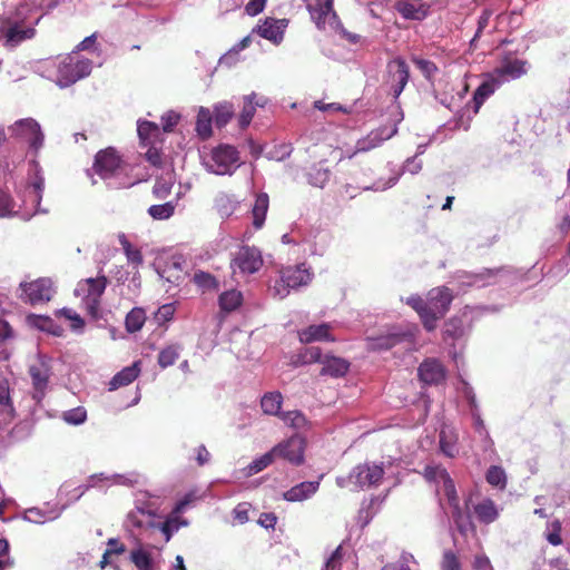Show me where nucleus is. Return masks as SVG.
Wrapping results in <instances>:
<instances>
[{
  "label": "nucleus",
  "instance_id": "obj_1",
  "mask_svg": "<svg viewBox=\"0 0 570 570\" xmlns=\"http://www.w3.org/2000/svg\"><path fill=\"white\" fill-rule=\"evenodd\" d=\"M4 16L0 19V31L6 38V46L14 48L21 42L32 39L35 27L40 17L35 18L38 9L37 0H3Z\"/></svg>",
  "mask_w": 570,
  "mask_h": 570
},
{
  "label": "nucleus",
  "instance_id": "obj_2",
  "mask_svg": "<svg viewBox=\"0 0 570 570\" xmlns=\"http://www.w3.org/2000/svg\"><path fill=\"white\" fill-rule=\"evenodd\" d=\"M424 476L428 481L441 484V489L451 508V518L458 531L466 535L473 531V524L470 514L460 507L459 497L454 482L448 471L440 466H426Z\"/></svg>",
  "mask_w": 570,
  "mask_h": 570
},
{
  "label": "nucleus",
  "instance_id": "obj_3",
  "mask_svg": "<svg viewBox=\"0 0 570 570\" xmlns=\"http://www.w3.org/2000/svg\"><path fill=\"white\" fill-rule=\"evenodd\" d=\"M107 284V277L99 275L80 281L75 289V295L81 297L87 313L97 322L101 320L107 322L105 313L100 308V298L105 293Z\"/></svg>",
  "mask_w": 570,
  "mask_h": 570
},
{
  "label": "nucleus",
  "instance_id": "obj_4",
  "mask_svg": "<svg viewBox=\"0 0 570 570\" xmlns=\"http://www.w3.org/2000/svg\"><path fill=\"white\" fill-rule=\"evenodd\" d=\"M200 157L205 169L210 174L219 176H232L240 165L238 150L234 146L226 144L218 145Z\"/></svg>",
  "mask_w": 570,
  "mask_h": 570
},
{
  "label": "nucleus",
  "instance_id": "obj_5",
  "mask_svg": "<svg viewBox=\"0 0 570 570\" xmlns=\"http://www.w3.org/2000/svg\"><path fill=\"white\" fill-rule=\"evenodd\" d=\"M92 60L80 56L77 51L67 55L57 68V85L67 88L88 77L92 71Z\"/></svg>",
  "mask_w": 570,
  "mask_h": 570
},
{
  "label": "nucleus",
  "instance_id": "obj_6",
  "mask_svg": "<svg viewBox=\"0 0 570 570\" xmlns=\"http://www.w3.org/2000/svg\"><path fill=\"white\" fill-rule=\"evenodd\" d=\"M313 273L305 263L294 266H286L281 271V279L276 282L271 292L274 296L284 298L288 295L289 289H297L306 286L312 282Z\"/></svg>",
  "mask_w": 570,
  "mask_h": 570
},
{
  "label": "nucleus",
  "instance_id": "obj_7",
  "mask_svg": "<svg viewBox=\"0 0 570 570\" xmlns=\"http://www.w3.org/2000/svg\"><path fill=\"white\" fill-rule=\"evenodd\" d=\"M417 333V325H399L391 328L385 335L370 337L367 340V347L373 352H382L391 350L400 343L413 344Z\"/></svg>",
  "mask_w": 570,
  "mask_h": 570
},
{
  "label": "nucleus",
  "instance_id": "obj_8",
  "mask_svg": "<svg viewBox=\"0 0 570 570\" xmlns=\"http://www.w3.org/2000/svg\"><path fill=\"white\" fill-rule=\"evenodd\" d=\"M8 132L10 137L26 141L29 150L35 155L43 147L45 134L40 124L33 118H22L14 121L8 127Z\"/></svg>",
  "mask_w": 570,
  "mask_h": 570
},
{
  "label": "nucleus",
  "instance_id": "obj_9",
  "mask_svg": "<svg viewBox=\"0 0 570 570\" xmlns=\"http://www.w3.org/2000/svg\"><path fill=\"white\" fill-rule=\"evenodd\" d=\"M29 375L32 384V400L40 404L47 394L49 379L52 375V358L39 353L36 362L29 366Z\"/></svg>",
  "mask_w": 570,
  "mask_h": 570
},
{
  "label": "nucleus",
  "instance_id": "obj_10",
  "mask_svg": "<svg viewBox=\"0 0 570 570\" xmlns=\"http://www.w3.org/2000/svg\"><path fill=\"white\" fill-rule=\"evenodd\" d=\"M306 441L299 434L283 440L272 448L275 460L282 459L292 465L298 466L305 460Z\"/></svg>",
  "mask_w": 570,
  "mask_h": 570
},
{
  "label": "nucleus",
  "instance_id": "obj_11",
  "mask_svg": "<svg viewBox=\"0 0 570 570\" xmlns=\"http://www.w3.org/2000/svg\"><path fill=\"white\" fill-rule=\"evenodd\" d=\"M513 273L512 268L509 267L484 268L479 273L462 272L456 276V281L459 285L464 287L482 288L497 283L501 278L509 277Z\"/></svg>",
  "mask_w": 570,
  "mask_h": 570
},
{
  "label": "nucleus",
  "instance_id": "obj_12",
  "mask_svg": "<svg viewBox=\"0 0 570 570\" xmlns=\"http://www.w3.org/2000/svg\"><path fill=\"white\" fill-rule=\"evenodd\" d=\"M262 266V252L255 246L244 245L239 247L230 262L234 273L238 271L242 275L255 274Z\"/></svg>",
  "mask_w": 570,
  "mask_h": 570
},
{
  "label": "nucleus",
  "instance_id": "obj_13",
  "mask_svg": "<svg viewBox=\"0 0 570 570\" xmlns=\"http://www.w3.org/2000/svg\"><path fill=\"white\" fill-rule=\"evenodd\" d=\"M384 475L383 464L365 462L356 465L350 473L348 480L356 489L376 487Z\"/></svg>",
  "mask_w": 570,
  "mask_h": 570
},
{
  "label": "nucleus",
  "instance_id": "obj_14",
  "mask_svg": "<svg viewBox=\"0 0 570 570\" xmlns=\"http://www.w3.org/2000/svg\"><path fill=\"white\" fill-rule=\"evenodd\" d=\"M386 71V83L390 86V91L396 100L410 80V68L403 58L396 57L389 61Z\"/></svg>",
  "mask_w": 570,
  "mask_h": 570
},
{
  "label": "nucleus",
  "instance_id": "obj_15",
  "mask_svg": "<svg viewBox=\"0 0 570 570\" xmlns=\"http://www.w3.org/2000/svg\"><path fill=\"white\" fill-rule=\"evenodd\" d=\"M120 165L121 160L116 150L109 147L96 154L92 170L101 179L109 180L119 175Z\"/></svg>",
  "mask_w": 570,
  "mask_h": 570
},
{
  "label": "nucleus",
  "instance_id": "obj_16",
  "mask_svg": "<svg viewBox=\"0 0 570 570\" xmlns=\"http://www.w3.org/2000/svg\"><path fill=\"white\" fill-rule=\"evenodd\" d=\"M20 288L23 299L32 305L49 302L53 294L52 282L47 277L30 283H21Z\"/></svg>",
  "mask_w": 570,
  "mask_h": 570
},
{
  "label": "nucleus",
  "instance_id": "obj_17",
  "mask_svg": "<svg viewBox=\"0 0 570 570\" xmlns=\"http://www.w3.org/2000/svg\"><path fill=\"white\" fill-rule=\"evenodd\" d=\"M428 311L433 316V330L436 326V321L444 316L452 303V294L448 287H438L429 292L428 295Z\"/></svg>",
  "mask_w": 570,
  "mask_h": 570
},
{
  "label": "nucleus",
  "instance_id": "obj_18",
  "mask_svg": "<svg viewBox=\"0 0 570 570\" xmlns=\"http://www.w3.org/2000/svg\"><path fill=\"white\" fill-rule=\"evenodd\" d=\"M528 72V62L519 58H504L492 76L500 85L519 79Z\"/></svg>",
  "mask_w": 570,
  "mask_h": 570
},
{
  "label": "nucleus",
  "instance_id": "obj_19",
  "mask_svg": "<svg viewBox=\"0 0 570 570\" xmlns=\"http://www.w3.org/2000/svg\"><path fill=\"white\" fill-rule=\"evenodd\" d=\"M417 376L425 385H439L445 381L446 370L438 358L428 357L419 365Z\"/></svg>",
  "mask_w": 570,
  "mask_h": 570
},
{
  "label": "nucleus",
  "instance_id": "obj_20",
  "mask_svg": "<svg viewBox=\"0 0 570 570\" xmlns=\"http://www.w3.org/2000/svg\"><path fill=\"white\" fill-rule=\"evenodd\" d=\"M67 505L68 503H65L61 507L58 504L46 503L42 507H32L24 510L22 518L24 521L30 523L45 524L57 520Z\"/></svg>",
  "mask_w": 570,
  "mask_h": 570
},
{
  "label": "nucleus",
  "instance_id": "obj_21",
  "mask_svg": "<svg viewBox=\"0 0 570 570\" xmlns=\"http://www.w3.org/2000/svg\"><path fill=\"white\" fill-rule=\"evenodd\" d=\"M288 26L287 19H275L265 18L264 21L258 23L253 32H256L259 37L269 40L274 45H279L284 39L285 30Z\"/></svg>",
  "mask_w": 570,
  "mask_h": 570
},
{
  "label": "nucleus",
  "instance_id": "obj_22",
  "mask_svg": "<svg viewBox=\"0 0 570 570\" xmlns=\"http://www.w3.org/2000/svg\"><path fill=\"white\" fill-rule=\"evenodd\" d=\"M422 169V161L417 160L416 156L409 157L402 168V171L391 176L386 181L379 179L372 186L365 187V190L383 191L397 184L403 173L416 175Z\"/></svg>",
  "mask_w": 570,
  "mask_h": 570
},
{
  "label": "nucleus",
  "instance_id": "obj_23",
  "mask_svg": "<svg viewBox=\"0 0 570 570\" xmlns=\"http://www.w3.org/2000/svg\"><path fill=\"white\" fill-rule=\"evenodd\" d=\"M397 132L396 124L389 127H380L373 131H371L365 138L357 140L356 142V151L365 153L373 148L379 147L383 141L392 138Z\"/></svg>",
  "mask_w": 570,
  "mask_h": 570
},
{
  "label": "nucleus",
  "instance_id": "obj_24",
  "mask_svg": "<svg viewBox=\"0 0 570 570\" xmlns=\"http://www.w3.org/2000/svg\"><path fill=\"white\" fill-rule=\"evenodd\" d=\"M111 479H114V481L119 484L131 483V480L122 474H114ZM107 480H110V476L105 475L104 473L90 475L87 480V483L78 485L72 490L71 501H78L90 488H96L98 487L99 482Z\"/></svg>",
  "mask_w": 570,
  "mask_h": 570
},
{
  "label": "nucleus",
  "instance_id": "obj_25",
  "mask_svg": "<svg viewBox=\"0 0 570 570\" xmlns=\"http://www.w3.org/2000/svg\"><path fill=\"white\" fill-rule=\"evenodd\" d=\"M240 200L226 191H218L214 197V209L220 218H229L238 208Z\"/></svg>",
  "mask_w": 570,
  "mask_h": 570
},
{
  "label": "nucleus",
  "instance_id": "obj_26",
  "mask_svg": "<svg viewBox=\"0 0 570 570\" xmlns=\"http://www.w3.org/2000/svg\"><path fill=\"white\" fill-rule=\"evenodd\" d=\"M331 328L332 326L328 323L309 325L298 332V337L299 341L305 344L317 341L333 342L334 337L331 334Z\"/></svg>",
  "mask_w": 570,
  "mask_h": 570
},
{
  "label": "nucleus",
  "instance_id": "obj_27",
  "mask_svg": "<svg viewBox=\"0 0 570 570\" xmlns=\"http://www.w3.org/2000/svg\"><path fill=\"white\" fill-rule=\"evenodd\" d=\"M500 86L501 85L498 82V80L493 76H491V78L481 82V85L473 92L472 100H471L474 115H476L479 112V110H480L481 106L484 104V101L490 96H492Z\"/></svg>",
  "mask_w": 570,
  "mask_h": 570
},
{
  "label": "nucleus",
  "instance_id": "obj_28",
  "mask_svg": "<svg viewBox=\"0 0 570 570\" xmlns=\"http://www.w3.org/2000/svg\"><path fill=\"white\" fill-rule=\"evenodd\" d=\"M318 487V481H304L284 492L283 498L289 502L304 501L315 494Z\"/></svg>",
  "mask_w": 570,
  "mask_h": 570
},
{
  "label": "nucleus",
  "instance_id": "obj_29",
  "mask_svg": "<svg viewBox=\"0 0 570 570\" xmlns=\"http://www.w3.org/2000/svg\"><path fill=\"white\" fill-rule=\"evenodd\" d=\"M29 188H30L29 194H30L31 200H32V203L36 204V207H37L36 212L45 213V214L48 213L47 209L40 208L42 194H43V189H45V178L41 174V168L39 167V165L37 163H33V176L31 177Z\"/></svg>",
  "mask_w": 570,
  "mask_h": 570
},
{
  "label": "nucleus",
  "instance_id": "obj_30",
  "mask_svg": "<svg viewBox=\"0 0 570 570\" xmlns=\"http://www.w3.org/2000/svg\"><path fill=\"white\" fill-rule=\"evenodd\" d=\"M397 12L409 20H423L429 13V7L423 3H414L406 0H400L395 4Z\"/></svg>",
  "mask_w": 570,
  "mask_h": 570
},
{
  "label": "nucleus",
  "instance_id": "obj_31",
  "mask_svg": "<svg viewBox=\"0 0 570 570\" xmlns=\"http://www.w3.org/2000/svg\"><path fill=\"white\" fill-rule=\"evenodd\" d=\"M348 368L350 363L345 358L326 354L323 361L321 375L342 377L347 373Z\"/></svg>",
  "mask_w": 570,
  "mask_h": 570
},
{
  "label": "nucleus",
  "instance_id": "obj_32",
  "mask_svg": "<svg viewBox=\"0 0 570 570\" xmlns=\"http://www.w3.org/2000/svg\"><path fill=\"white\" fill-rule=\"evenodd\" d=\"M139 364L140 361L134 362L130 366L124 367L120 372L114 375L109 382V391H115L134 382L140 373Z\"/></svg>",
  "mask_w": 570,
  "mask_h": 570
},
{
  "label": "nucleus",
  "instance_id": "obj_33",
  "mask_svg": "<svg viewBox=\"0 0 570 570\" xmlns=\"http://www.w3.org/2000/svg\"><path fill=\"white\" fill-rule=\"evenodd\" d=\"M474 512L481 523L490 524L500 515V509L493 500L484 499L474 505Z\"/></svg>",
  "mask_w": 570,
  "mask_h": 570
},
{
  "label": "nucleus",
  "instance_id": "obj_34",
  "mask_svg": "<svg viewBox=\"0 0 570 570\" xmlns=\"http://www.w3.org/2000/svg\"><path fill=\"white\" fill-rule=\"evenodd\" d=\"M283 395L278 391H272L266 392L261 397V407L264 414L266 415H273V416H281L283 413L281 411L282 404H283Z\"/></svg>",
  "mask_w": 570,
  "mask_h": 570
},
{
  "label": "nucleus",
  "instance_id": "obj_35",
  "mask_svg": "<svg viewBox=\"0 0 570 570\" xmlns=\"http://www.w3.org/2000/svg\"><path fill=\"white\" fill-rule=\"evenodd\" d=\"M184 259L181 256H173L165 262L164 267L159 266L157 273L161 278L174 283L179 279V273L183 272Z\"/></svg>",
  "mask_w": 570,
  "mask_h": 570
},
{
  "label": "nucleus",
  "instance_id": "obj_36",
  "mask_svg": "<svg viewBox=\"0 0 570 570\" xmlns=\"http://www.w3.org/2000/svg\"><path fill=\"white\" fill-rule=\"evenodd\" d=\"M268 207H269L268 195L266 193L257 194L254 206L252 208L253 225L256 229H259L263 227L265 219H266Z\"/></svg>",
  "mask_w": 570,
  "mask_h": 570
},
{
  "label": "nucleus",
  "instance_id": "obj_37",
  "mask_svg": "<svg viewBox=\"0 0 570 570\" xmlns=\"http://www.w3.org/2000/svg\"><path fill=\"white\" fill-rule=\"evenodd\" d=\"M29 324L42 332L52 334L53 336L62 335V327L58 325L51 317L42 315H30L28 317Z\"/></svg>",
  "mask_w": 570,
  "mask_h": 570
},
{
  "label": "nucleus",
  "instance_id": "obj_38",
  "mask_svg": "<svg viewBox=\"0 0 570 570\" xmlns=\"http://www.w3.org/2000/svg\"><path fill=\"white\" fill-rule=\"evenodd\" d=\"M406 303L417 312L424 327L428 331H433V316L429 314L428 302L419 295H412Z\"/></svg>",
  "mask_w": 570,
  "mask_h": 570
},
{
  "label": "nucleus",
  "instance_id": "obj_39",
  "mask_svg": "<svg viewBox=\"0 0 570 570\" xmlns=\"http://www.w3.org/2000/svg\"><path fill=\"white\" fill-rule=\"evenodd\" d=\"M243 303V294L237 289L223 292L218 297V305L223 312L230 313L236 311Z\"/></svg>",
  "mask_w": 570,
  "mask_h": 570
},
{
  "label": "nucleus",
  "instance_id": "obj_40",
  "mask_svg": "<svg viewBox=\"0 0 570 570\" xmlns=\"http://www.w3.org/2000/svg\"><path fill=\"white\" fill-rule=\"evenodd\" d=\"M256 98V94L255 92H252L250 95H247L244 97V106H243V109H242V112L239 115V119H238V122H239V127L240 128H246L254 115H255V106H264V101H256L254 104V99Z\"/></svg>",
  "mask_w": 570,
  "mask_h": 570
},
{
  "label": "nucleus",
  "instance_id": "obj_41",
  "mask_svg": "<svg viewBox=\"0 0 570 570\" xmlns=\"http://www.w3.org/2000/svg\"><path fill=\"white\" fill-rule=\"evenodd\" d=\"M129 560L135 564L137 570H154V560L147 550L141 546L132 549L129 554Z\"/></svg>",
  "mask_w": 570,
  "mask_h": 570
},
{
  "label": "nucleus",
  "instance_id": "obj_42",
  "mask_svg": "<svg viewBox=\"0 0 570 570\" xmlns=\"http://www.w3.org/2000/svg\"><path fill=\"white\" fill-rule=\"evenodd\" d=\"M212 122H213V116L209 109L205 107H200L197 120H196V131L197 135L202 139H207L212 136L213 129H212Z\"/></svg>",
  "mask_w": 570,
  "mask_h": 570
},
{
  "label": "nucleus",
  "instance_id": "obj_43",
  "mask_svg": "<svg viewBox=\"0 0 570 570\" xmlns=\"http://www.w3.org/2000/svg\"><path fill=\"white\" fill-rule=\"evenodd\" d=\"M331 171L322 164L313 165L306 176L309 185L318 188H323L330 180Z\"/></svg>",
  "mask_w": 570,
  "mask_h": 570
},
{
  "label": "nucleus",
  "instance_id": "obj_44",
  "mask_svg": "<svg viewBox=\"0 0 570 570\" xmlns=\"http://www.w3.org/2000/svg\"><path fill=\"white\" fill-rule=\"evenodd\" d=\"M279 419L286 426L296 431L304 430L308 424L306 416L298 410L283 412Z\"/></svg>",
  "mask_w": 570,
  "mask_h": 570
},
{
  "label": "nucleus",
  "instance_id": "obj_45",
  "mask_svg": "<svg viewBox=\"0 0 570 570\" xmlns=\"http://www.w3.org/2000/svg\"><path fill=\"white\" fill-rule=\"evenodd\" d=\"M135 508L140 511L142 517L147 519H154L158 511V504L156 501L150 500L148 493H140L137 495L135 501Z\"/></svg>",
  "mask_w": 570,
  "mask_h": 570
},
{
  "label": "nucleus",
  "instance_id": "obj_46",
  "mask_svg": "<svg viewBox=\"0 0 570 570\" xmlns=\"http://www.w3.org/2000/svg\"><path fill=\"white\" fill-rule=\"evenodd\" d=\"M178 197L179 195L177 196L176 200H169L159 205H151L147 210L148 214L150 215L151 218L156 220H165L170 218L175 213Z\"/></svg>",
  "mask_w": 570,
  "mask_h": 570
},
{
  "label": "nucleus",
  "instance_id": "obj_47",
  "mask_svg": "<svg viewBox=\"0 0 570 570\" xmlns=\"http://www.w3.org/2000/svg\"><path fill=\"white\" fill-rule=\"evenodd\" d=\"M234 116V108L230 102L223 101L214 108V121L218 128L225 127Z\"/></svg>",
  "mask_w": 570,
  "mask_h": 570
},
{
  "label": "nucleus",
  "instance_id": "obj_48",
  "mask_svg": "<svg viewBox=\"0 0 570 570\" xmlns=\"http://www.w3.org/2000/svg\"><path fill=\"white\" fill-rule=\"evenodd\" d=\"M138 137L145 146L151 142V138L157 137L160 132L159 126L147 120H139L137 124Z\"/></svg>",
  "mask_w": 570,
  "mask_h": 570
},
{
  "label": "nucleus",
  "instance_id": "obj_49",
  "mask_svg": "<svg viewBox=\"0 0 570 570\" xmlns=\"http://www.w3.org/2000/svg\"><path fill=\"white\" fill-rule=\"evenodd\" d=\"M466 326L465 322L461 317L450 318L444 326L445 340H459L465 335Z\"/></svg>",
  "mask_w": 570,
  "mask_h": 570
},
{
  "label": "nucleus",
  "instance_id": "obj_50",
  "mask_svg": "<svg viewBox=\"0 0 570 570\" xmlns=\"http://www.w3.org/2000/svg\"><path fill=\"white\" fill-rule=\"evenodd\" d=\"M440 449L448 458H455L459 454L458 438L442 430L440 432Z\"/></svg>",
  "mask_w": 570,
  "mask_h": 570
},
{
  "label": "nucleus",
  "instance_id": "obj_51",
  "mask_svg": "<svg viewBox=\"0 0 570 570\" xmlns=\"http://www.w3.org/2000/svg\"><path fill=\"white\" fill-rule=\"evenodd\" d=\"M146 321L145 312L142 308L135 307L126 316L125 325L129 333H135L141 330Z\"/></svg>",
  "mask_w": 570,
  "mask_h": 570
},
{
  "label": "nucleus",
  "instance_id": "obj_52",
  "mask_svg": "<svg viewBox=\"0 0 570 570\" xmlns=\"http://www.w3.org/2000/svg\"><path fill=\"white\" fill-rule=\"evenodd\" d=\"M181 347L178 344H171L163 348L158 354V364L166 368L173 365L179 357Z\"/></svg>",
  "mask_w": 570,
  "mask_h": 570
},
{
  "label": "nucleus",
  "instance_id": "obj_53",
  "mask_svg": "<svg viewBox=\"0 0 570 570\" xmlns=\"http://www.w3.org/2000/svg\"><path fill=\"white\" fill-rule=\"evenodd\" d=\"M193 282L203 291H217L219 287L216 277L204 271L195 272Z\"/></svg>",
  "mask_w": 570,
  "mask_h": 570
},
{
  "label": "nucleus",
  "instance_id": "obj_54",
  "mask_svg": "<svg viewBox=\"0 0 570 570\" xmlns=\"http://www.w3.org/2000/svg\"><path fill=\"white\" fill-rule=\"evenodd\" d=\"M485 479L489 484L500 490L507 487V475L501 466L491 465L487 471Z\"/></svg>",
  "mask_w": 570,
  "mask_h": 570
},
{
  "label": "nucleus",
  "instance_id": "obj_55",
  "mask_svg": "<svg viewBox=\"0 0 570 570\" xmlns=\"http://www.w3.org/2000/svg\"><path fill=\"white\" fill-rule=\"evenodd\" d=\"M61 419L69 425H81L87 421V410L83 406H77L62 412Z\"/></svg>",
  "mask_w": 570,
  "mask_h": 570
},
{
  "label": "nucleus",
  "instance_id": "obj_56",
  "mask_svg": "<svg viewBox=\"0 0 570 570\" xmlns=\"http://www.w3.org/2000/svg\"><path fill=\"white\" fill-rule=\"evenodd\" d=\"M0 405L4 407L3 414L11 419L14 409L11 402L9 382L3 377H0Z\"/></svg>",
  "mask_w": 570,
  "mask_h": 570
},
{
  "label": "nucleus",
  "instance_id": "obj_57",
  "mask_svg": "<svg viewBox=\"0 0 570 570\" xmlns=\"http://www.w3.org/2000/svg\"><path fill=\"white\" fill-rule=\"evenodd\" d=\"M275 461L274 454L272 452V449L261 455L259 458L255 459L250 464L247 466V474L253 475L256 474L264 469H266L268 465H271Z\"/></svg>",
  "mask_w": 570,
  "mask_h": 570
},
{
  "label": "nucleus",
  "instance_id": "obj_58",
  "mask_svg": "<svg viewBox=\"0 0 570 570\" xmlns=\"http://www.w3.org/2000/svg\"><path fill=\"white\" fill-rule=\"evenodd\" d=\"M411 563L416 564L413 554L402 552L397 561L386 563L381 570H417L411 568Z\"/></svg>",
  "mask_w": 570,
  "mask_h": 570
},
{
  "label": "nucleus",
  "instance_id": "obj_59",
  "mask_svg": "<svg viewBox=\"0 0 570 570\" xmlns=\"http://www.w3.org/2000/svg\"><path fill=\"white\" fill-rule=\"evenodd\" d=\"M126 525L132 527L136 529H140L144 527H155V523L151 519H147V517H142L140 511H138L135 508L127 514Z\"/></svg>",
  "mask_w": 570,
  "mask_h": 570
},
{
  "label": "nucleus",
  "instance_id": "obj_60",
  "mask_svg": "<svg viewBox=\"0 0 570 570\" xmlns=\"http://www.w3.org/2000/svg\"><path fill=\"white\" fill-rule=\"evenodd\" d=\"M120 244L125 250L128 262L139 265L142 263V255L139 249L134 248L125 235L120 236Z\"/></svg>",
  "mask_w": 570,
  "mask_h": 570
},
{
  "label": "nucleus",
  "instance_id": "obj_61",
  "mask_svg": "<svg viewBox=\"0 0 570 570\" xmlns=\"http://www.w3.org/2000/svg\"><path fill=\"white\" fill-rule=\"evenodd\" d=\"M308 8L313 17L316 12L318 13V19L331 13L335 16V12L333 11V0H315V7L308 4Z\"/></svg>",
  "mask_w": 570,
  "mask_h": 570
},
{
  "label": "nucleus",
  "instance_id": "obj_62",
  "mask_svg": "<svg viewBox=\"0 0 570 570\" xmlns=\"http://www.w3.org/2000/svg\"><path fill=\"white\" fill-rule=\"evenodd\" d=\"M546 539L552 546H559L562 543L561 522L559 520H553L548 524Z\"/></svg>",
  "mask_w": 570,
  "mask_h": 570
},
{
  "label": "nucleus",
  "instance_id": "obj_63",
  "mask_svg": "<svg viewBox=\"0 0 570 570\" xmlns=\"http://www.w3.org/2000/svg\"><path fill=\"white\" fill-rule=\"evenodd\" d=\"M412 61L426 79H430L438 71L436 65L431 60L412 57Z\"/></svg>",
  "mask_w": 570,
  "mask_h": 570
},
{
  "label": "nucleus",
  "instance_id": "obj_64",
  "mask_svg": "<svg viewBox=\"0 0 570 570\" xmlns=\"http://www.w3.org/2000/svg\"><path fill=\"white\" fill-rule=\"evenodd\" d=\"M441 569L442 570H460L461 569L459 559L456 558V556L453 551H451V550L444 551L443 558L441 561Z\"/></svg>",
  "mask_w": 570,
  "mask_h": 570
}]
</instances>
